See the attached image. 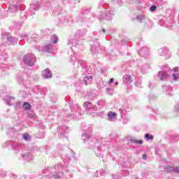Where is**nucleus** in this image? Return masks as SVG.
Wrapping results in <instances>:
<instances>
[{
    "label": "nucleus",
    "mask_w": 179,
    "mask_h": 179,
    "mask_svg": "<svg viewBox=\"0 0 179 179\" xmlns=\"http://www.w3.org/2000/svg\"><path fill=\"white\" fill-rule=\"evenodd\" d=\"M84 107L87 108V110H94V108H96V106H93L92 102L88 101L84 103Z\"/></svg>",
    "instance_id": "obj_19"
},
{
    "label": "nucleus",
    "mask_w": 179,
    "mask_h": 179,
    "mask_svg": "<svg viewBox=\"0 0 179 179\" xmlns=\"http://www.w3.org/2000/svg\"><path fill=\"white\" fill-rule=\"evenodd\" d=\"M90 12V9L86 8L85 10H83V11H82L80 15H78V17H79L80 20L82 18L83 15H86L87 13H89Z\"/></svg>",
    "instance_id": "obj_28"
},
{
    "label": "nucleus",
    "mask_w": 179,
    "mask_h": 179,
    "mask_svg": "<svg viewBox=\"0 0 179 179\" xmlns=\"http://www.w3.org/2000/svg\"><path fill=\"white\" fill-rule=\"evenodd\" d=\"M164 92H167V96H170V92H173V87H170V86H164Z\"/></svg>",
    "instance_id": "obj_25"
},
{
    "label": "nucleus",
    "mask_w": 179,
    "mask_h": 179,
    "mask_svg": "<svg viewBox=\"0 0 179 179\" xmlns=\"http://www.w3.org/2000/svg\"><path fill=\"white\" fill-rule=\"evenodd\" d=\"M37 62L36 55L31 54H27L22 58V62L27 66H34V64Z\"/></svg>",
    "instance_id": "obj_3"
},
{
    "label": "nucleus",
    "mask_w": 179,
    "mask_h": 179,
    "mask_svg": "<svg viewBox=\"0 0 179 179\" xmlns=\"http://www.w3.org/2000/svg\"><path fill=\"white\" fill-rule=\"evenodd\" d=\"M106 90H107V91L110 90V88H106Z\"/></svg>",
    "instance_id": "obj_58"
},
{
    "label": "nucleus",
    "mask_w": 179,
    "mask_h": 179,
    "mask_svg": "<svg viewBox=\"0 0 179 179\" xmlns=\"http://www.w3.org/2000/svg\"><path fill=\"white\" fill-rule=\"evenodd\" d=\"M131 143H135L136 145H143V141L142 140H136V139H130L129 140Z\"/></svg>",
    "instance_id": "obj_24"
},
{
    "label": "nucleus",
    "mask_w": 179,
    "mask_h": 179,
    "mask_svg": "<svg viewBox=\"0 0 179 179\" xmlns=\"http://www.w3.org/2000/svg\"><path fill=\"white\" fill-rule=\"evenodd\" d=\"M102 31H103V33H106V29L103 28V29H102Z\"/></svg>",
    "instance_id": "obj_53"
},
{
    "label": "nucleus",
    "mask_w": 179,
    "mask_h": 179,
    "mask_svg": "<svg viewBox=\"0 0 179 179\" xmlns=\"http://www.w3.org/2000/svg\"><path fill=\"white\" fill-rule=\"evenodd\" d=\"M157 3L159 6H163V4L164 3V2L162 0H157Z\"/></svg>",
    "instance_id": "obj_42"
},
{
    "label": "nucleus",
    "mask_w": 179,
    "mask_h": 179,
    "mask_svg": "<svg viewBox=\"0 0 179 179\" xmlns=\"http://www.w3.org/2000/svg\"><path fill=\"white\" fill-rule=\"evenodd\" d=\"M21 17H22V19H26V15H24L23 17L21 15Z\"/></svg>",
    "instance_id": "obj_56"
},
{
    "label": "nucleus",
    "mask_w": 179,
    "mask_h": 179,
    "mask_svg": "<svg viewBox=\"0 0 179 179\" xmlns=\"http://www.w3.org/2000/svg\"><path fill=\"white\" fill-rule=\"evenodd\" d=\"M29 15H30L31 16H33V15H36V13H34V11H33V10H30V11H29Z\"/></svg>",
    "instance_id": "obj_47"
},
{
    "label": "nucleus",
    "mask_w": 179,
    "mask_h": 179,
    "mask_svg": "<svg viewBox=\"0 0 179 179\" xmlns=\"http://www.w3.org/2000/svg\"><path fill=\"white\" fill-rule=\"evenodd\" d=\"M115 15V12L113 10L106 9L101 11V13L97 16L99 20H112L113 17Z\"/></svg>",
    "instance_id": "obj_2"
},
{
    "label": "nucleus",
    "mask_w": 179,
    "mask_h": 179,
    "mask_svg": "<svg viewBox=\"0 0 179 179\" xmlns=\"http://www.w3.org/2000/svg\"><path fill=\"white\" fill-rule=\"evenodd\" d=\"M158 52L161 57H164V55L168 54L169 49H167V48H162L158 50Z\"/></svg>",
    "instance_id": "obj_20"
},
{
    "label": "nucleus",
    "mask_w": 179,
    "mask_h": 179,
    "mask_svg": "<svg viewBox=\"0 0 179 179\" xmlns=\"http://www.w3.org/2000/svg\"><path fill=\"white\" fill-rule=\"evenodd\" d=\"M39 51L41 52H52V45L48 44L39 48Z\"/></svg>",
    "instance_id": "obj_11"
},
{
    "label": "nucleus",
    "mask_w": 179,
    "mask_h": 179,
    "mask_svg": "<svg viewBox=\"0 0 179 179\" xmlns=\"http://www.w3.org/2000/svg\"><path fill=\"white\" fill-rule=\"evenodd\" d=\"M149 87L152 88V83H149Z\"/></svg>",
    "instance_id": "obj_55"
},
{
    "label": "nucleus",
    "mask_w": 179,
    "mask_h": 179,
    "mask_svg": "<svg viewBox=\"0 0 179 179\" xmlns=\"http://www.w3.org/2000/svg\"><path fill=\"white\" fill-rule=\"evenodd\" d=\"M82 140L83 143H86L87 142V148L88 149H94L96 148V139L92 137V134L87 133L85 131L82 135Z\"/></svg>",
    "instance_id": "obj_1"
},
{
    "label": "nucleus",
    "mask_w": 179,
    "mask_h": 179,
    "mask_svg": "<svg viewBox=\"0 0 179 179\" xmlns=\"http://www.w3.org/2000/svg\"><path fill=\"white\" fill-rule=\"evenodd\" d=\"M94 177H99V171H96V172L94 174Z\"/></svg>",
    "instance_id": "obj_48"
},
{
    "label": "nucleus",
    "mask_w": 179,
    "mask_h": 179,
    "mask_svg": "<svg viewBox=\"0 0 179 179\" xmlns=\"http://www.w3.org/2000/svg\"><path fill=\"white\" fill-rule=\"evenodd\" d=\"M57 169L59 173H55V174H53V176H52L53 178L59 179L61 178V176H62V173H64V171H66V173H68V171H69L68 166L62 164L57 166Z\"/></svg>",
    "instance_id": "obj_4"
},
{
    "label": "nucleus",
    "mask_w": 179,
    "mask_h": 179,
    "mask_svg": "<svg viewBox=\"0 0 179 179\" xmlns=\"http://www.w3.org/2000/svg\"><path fill=\"white\" fill-rule=\"evenodd\" d=\"M92 80H93V78L92 76H86L84 78V83L87 86V85H90L92 83Z\"/></svg>",
    "instance_id": "obj_22"
},
{
    "label": "nucleus",
    "mask_w": 179,
    "mask_h": 179,
    "mask_svg": "<svg viewBox=\"0 0 179 179\" xmlns=\"http://www.w3.org/2000/svg\"><path fill=\"white\" fill-rule=\"evenodd\" d=\"M68 44H72L73 47H78V45H79V39H76V38L73 36V38L69 40Z\"/></svg>",
    "instance_id": "obj_18"
},
{
    "label": "nucleus",
    "mask_w": 179,
    "mask_h": 179,
    "mask_svg": "<svg viewBox=\"0 0 179 179\" xmlns=\"http://www.w3.org/2000/svg\"><path fill=\"white\" fill-rule=\"evenodd\" d=\"M75 59V56L72 55L71 59H70V62H72V61H73Z\"/></svg>",
    "instance_id": "obj_50"
},
{
    "label": "nucleus",
    "mask_w": 179,
    "mask_h": 179,
    "mask_svg": "<svg viewBox=\"0 0 179 179\" xmlns=\"http://www.w3.org/2000/svg\"><path fill=\"white\" fill-rule=\"evenodd\" d=\"M50 41L53 44H57L58 43V36H57L56 35L52 36L50 38Z\"/></svg>",
    "instance_id": "obj_27"
},
{
    "label": "nucleus",
    "mask_w": 179,
    "mask_h": 179,
    "mask_svg": "<svg viewBox=\"0 0 179 179\" xmlns=\"http://www.w3.org/2000/svg\"><path fill=\"white\" fill-rule=\"evenodd\" d=\"M23 139L24 141H28L30 139V136L29 135V134H23Z\"/></svg>",
    "instance_id": "obj_37"
},
{
    "label": "nucleus",
    "mask_w": 179,
    "mask_h": 179,
    "mask_svg": "<svg viewBox=\"0 0 179 179\" xmlns=\"http://www.w3.org/2000/svg\"><path fill=\"white\" fill-rule=\"evenodd\" d=\"M69 107L71 108V113L68 115V117L73 120L75 118V114L79 111L80 107H79V105L73 103H69Z\"/></svg>",
    "instance_id": "obj_6"
},
{
    "label": "nucleus",
    "mask_w": 179,
    "mask_h": 179,
    "mask_svg": "<svg viewBox=\"0 0 179 179\" xmlns=\"http://www.w3.org/2000/svg\"><path fill=\"white\" fill-rule=\"evenodd\" d=\"M7 41L8 43H10V44L15 45V44H17L19 39L17 38H15L13 36H8V37H7Z\"/></svg>",
    "instance_id": "obj_16"
},
{
    "label": "nucleus",
    "mask_w": 179,
    "mask_h": 179,
    "mask_svg": "<svg viewBox=\"0 0 179 179\" xmlns=\"http://www.w3.org/2000/svg\"><path fill=\"white\" fill-rule=\"evenodd\" d=\"M18 104H20V103H18Z\"/></svg>",
    "instance_id": "obj_63"
},
{
    "label": "nucleus",
    "mask_w": 179,
    "mask_h": 179,
    "mask_svg": "<svg viewBox=\"0 0 179 179\" xmlns=\"http://www.w3.org/2000/svg\"><path fill=\"white\" fill-rule=\"evenodd\" d=\"M43 78V79H51V78H52V72L51 70H50V69H46L44 71Z\"/></svg>",
    "instance_id": "obj_13"
},
{
    "label": "nucleus",
    "mask_w": 179,
    "mask_h": 179,
    "mask_svg": "<svg viewBox=\"0 0 179 179\" xmlns=\"http://www.w3.org/2000/svg\"><path fill=\"white\" fill-rule=\"evenodd\" d=\"M136 20H138V22H139V23H142V22H143V20H145V16L141 15H137Z\"/></svg>",
    "instance_id": "obj_30"
},
{
    "label": "nucleus",
    "mask_w": 179,
    "mask_h": 179,
    "mask_svg": "<svg viewBox=\"0 0 179 179\" xmlns=\"http://www.w3.org/2000/svg\"><path fill=\"white\" fill-rule=\"evenodd\" d=\"M20 2H22V0H13V5H18V6H20Z\"/></svg>",
    "instance_id": "obj_36"
},
{
    "label": "nucleus",
    "mask_w": 179,
    "mask_h": 179,
    "mask_svg": "<svg viewBox=\"0 0 179 179\" xmlns=\"http://www.w3.org/2000/svg\"><path fill=\"white\" fill-rule=\"evenodd\" d=\"M172 79H173V80H176V81L179 80V74L178 73H173L172 75Z\"/></svg>",
    "instance_id": "obj_32"
},
{
    "label": "nucleus",
    "mask_w": 179,
    "mask_h": 179,
    "mask_svg": "<svg viewBox=\"0 0 179 179\" xmlns=\"http://www.w3.org/2000/svg\"><path fill=\"white\" fill-rule=\"evenodd\" d=\"M173 173H176V174H178V173H179V167L178 166L173 167Z\"/></svg>",
    "instance_id": "obj_40"
},
{
    "label": "nucleus",
    "mask_w": 179,
    "mask_h": 179,
    "mask_svg": "<svg viewBox=\"0 0 179 179\" xmlns=\"http://www.w3.org/2000/svg\"><path fill=\"white\" fill-rule=\"evenodd\" d=\"M122 79L125 85H131L132 83V77L129 74L124 75Z\"/></svg>",
    "instance_id": "obj_14"
},
{
    "label": "nucleus",
    "mask_w": 179,
    "mask_h": 179,
    "mask_svg": "<svg viewBox=\"0 0 179 179\" xmlns=\"http://www.w3.org/2000/svg\"><path fill=\"white\" fill-rule=\"evenodd\" d=\"M59 148H61V147L59 145Z\"/></svg>",
    "instance_id": "obj_64"
},
{
    "label": "nucleus",
    "mask_w": 179,
    "mask_h": 179,
    "mask_svg": "<svg viewBox=\"0 0 179 179\" xmlns=\"http://www.w3.org/2000/svg\"><path fill=\"white\" fill-rule=\"evenodd\" d=\"M122 176H129V171H122Z\"/></svg>",
    "instance_id": "obj_43"
},
{
    "label": "nucleus",
    "mask_w": 179,
    "mask_h": 179,
    "mask_svg": "<svg viewBox=\"0 0 179 179\" xmlns=\"http://www.w3.org/2000/svg\"><path fill=\"white\" fill-rule=\"evenodd\" d=\"M24 109L27 111L29 110H31V105L29 103V102H24L23 104Z\"/></svg>",
    "instance_id": "obj_26"
},
{
    "label": "nucleus",
    "mask_w": 179,
    "mask_h": 179,
    "mask_svg": "<svg viewBox=\"0 0 179 179\" xmlns=\"http://www.w3.org/2000/svg\"><path fill=\"white\" fill-rule=\"evenodd\" d=\"M173 71L174 72H177V71H178V67L173 68Z\"/></svg>",
    "instance_id": "obj_52"
},
{
    "label": "nucleus",
    "mask_w": 179,
    "mask_h": 179,
    "mask_svg": "<svg viewBox=\"0 0 179 179\" xmlns=\"http://www.w3.org/2000/svg\"><path fill=\"white\" fill-rule=\"evenodd\" d=\"M173 111L179 115V103H176L173 107Z\"/></svg>",
    "instance_id": "obj_31"
},
{
    "label": "nucleus",
    "mask_w": 179,
    "mask_h": 179,
    "mask_svg": "<svg viewBox=\"0 0 179 179\" xmlns=\"http://www.w3.org/2000/svg\"><path fill=\"white\" fill-rule=\"evenodd\" d=\"M64 22H65V20H63V22H62V23H64Z\"/></svg>",
    "instance_id": "obj_60"
},
{
    "label": "nucleus",
    "mask_w": 179,
    "mask_h": 179,
    "mask_svg": "<svg viewBox=\"0 0 179 179\" xmlns=\"http://www.w3.org/2000/svg\"><path fill=\"white\" fill-rule=\"evenodd\" d=\"M90 50L93 55H96V54L100 52V43H99V39L94 41V44L91 45Z\"/></svg>",
    "instance_id": "obj_5"
},
{
    "label": "nucleus",
    "mask_w": 179,
    "mask_h": 179,
    "mask_svg": "<svg viewBox=\"0 0 179 179\" xmlns=\"http://www.w3.org/2000/svg\"><path fill=\"white\" fill-rule=\"evenodd\" d=\"M112 179H122V178L117 174H112Z\"/></svg>",
    "instance_id": "obj_39"
},
{
    "label": "nucleus",
    "mask_w": 179,
    "mask_h": 179,
    "mask_svg": "<svg viewBox=\"0 0 179 179\" xmlns=\"http://www.w3.org/2000/svg\"><path fill=\"white\" fill-rule=\"evenodd\" d=\"M88 129L90 130V132H92V131H93V129L90 128H88Z\"/></svg>",
    "instance_id": "obj_57"
},
{
    "label": "nucleus",
    "mask_w": 179,
    "mask_h": 179,
    "mask_svg": "<svg viewBox=\"0 0 179 179\" xmlns=\"http://www.w3.org/2000/svg\"><path fill=\"white\" fill-rule=\"evenodd\" d=\"M44 90H47V89H45V88Z\"/></svg>",
    "instance_id": "obj_62"
},
{
    "label": "nucleus",
    "mask_w": 179,
    "mask_h": 179,
    "mask_svg": "<svg viewBox=\"0 0 179 179\" xmlns=\"http://www.w3.org/2000/svg\"><path fill=\"white\" fill-rule=\"evenodd\" d=\"M45 136V134H44V130L42 129L41 131H39V139H43Z\"/></svg>",
    "instance_id": "obj_34"
},
{
    "label": "nucleus",
    "mask_w": 179,
    "mask_h": 179,
    "mask_svg": "<svg viewBox=\"0 0 179 179\" xmlns=\"http://www.w3.org/2000/svg\"><path fill=\"white\" fill-rule=\"evenodd\" d=\"M19 4H11L8 6V10L10 13H16L19 10Z\"/></svg>",
    "instance_id": "obj_12"
},
{
    "label": "nucleus",
    "mask_w": 179,
    "mask_h": 179,
    "mask_svg": "<svg viewBox=\"0 0 179 179\" xmlns=\"http://www.w3.org/2000/svg\"><path fill=\"white\" fill-rule=\"evenodd\" d=\"M164 169L166 173H173V166H165Z\"/></svg>",
    "instance_id": "obj_29"
},
{
    "label": "nucleus",
    "mask_w": 179,
    "mask_h": 179,
    "mask_svg": "<svg viewBox=\"0 0 179 179\" xmlns=\"http://www.w3.org/2000/svg\"><path fill=\"white\" fill-rule=\"evenodd\" d=\"M136 86H138V85H136V83H135Z\"/></svg>",
    "instance_id": "obj_61"
},
{
    "label": "nucleus",
    "mask_w": 179,
    "mask_h": 179,
    "mask_svg": "<svg viewBox=\"0 0 179 179\" xmlns=\"http://www.w3.org/2000/svg\"><path fill=\"white\" fill-rule=\"evenodd\" d=\"M141 57L144 58H149V55H150V52H149V48L145 46L143 47L138 52Z\"/></svg>",
    "instance_id": "obj_10"
},
{
    "label": "nucleus",
    "mask_w": 179,
    "mask_h": 179,
    "mask_svg": "<svg viewBox=\"0 0 179 179\" xmlns=\"http://www.w3.org/2000/svg\"><path fill=\"white\" fill-rule=\"evenodd\" d=\"M100 5H101V6H102V8H103V4H101V3Z\"/></svg>",
    "instance_id": "obj_59"
},
{
    "label": "nucleus",
    "mask_w": 179,
    "mask_h": 179,
    "mask_svg": "<svg viewBox=\"0 0 179 179\" xmlns=\"http://www.w3.org/2000/svg\"><path fill=\"white\" fill-rule=\"evenodd\" d=\"M86 33H87V30L83 29H77L74 34V37L76 40H80L82 37H85L86 36Z\"/></svg>",
    "instance_id": "obj_9"
},
{
    "label": "nucleus",
    "mask_w": 179,
    "mask_h": 179,
    "mask_svg": "<svg viewBox=\"0 0 179 179\" xmlns=\"http://www.w3.org/2000/svg\"><path fill=\"white\" fill-rule=\"evenodd\" d=\"M63 162H66V163H69L71 162V157H64L62 158Z\"/></svg>",
    "instance_id": "obj_38"
},
{
    "label": "nucleus",
    "mask_w": 179,
    "mask_h": 179,
    "mask_svg": "<svg viewBox=\"0 0 179 179\" xmlns=\"http://www.w3.org/2000/svg\"><path fill=\"white\" fill-rule=\"evenodd\" d=\"M108 117L109 121H115V120H117V113L113 111H109L108 113Z\"/></svg>",
    "instance_id": "obj_17"
},
{
    "label": "nucleus",
    "mask_w": 179,
    "mask_h": 179,
    "mask_svg": "<svg viewBox=\"0 0 179 179\" xmlns=\"http://www.w3.org/2000/svg\"><path fill=\"white\" fill-rule=\"evenodd\" d=\"M29 118H36V115L33 113H28Z\"/></svg>",
    "instance_id": "obj_45"
},
{
    "label": "nucleus",
    "mask_w": 179,
    "mask_h": 179,
    "mask_svg": "<svg viewBox=\"0 0 179 179\" xmlns=\"http://www.w3.org/2000/svg\"><path fill=\"white\" fill-rule=\"evenodd\" d=\"M20 37L21 40H23L24 38H27V34H25V35L20 34Z\"/></svg>",
    "instance_id": "obj_46"
},
{
    "label": "nucleus",
    "mask_w": 179,
    "mask_h": 179,
    "mask_svg": "<svg viewBox=\"0 0 179 179\" xmlns=\"http://www.w3.org/2000/svg\"><path fill=\"white\" fill-rule=\"evenodd\" d=\"M82 62H83L75 59V62L73 63V66L75 69H78V68H80V66H82Z\"/></svg>",
    "instance_id": "obj_23"
},
{
    "label": "nucleus",
    "mask_w": 179,
    "mask_h": 179,
    "mask_svg": "<svg viewBox=\"0 0 179 179\" xmlns=\"http://www.w3.org/2000/svg\"><path fill=\"white\" fill-rule=\"evenodd\" d=\"M69 128L66 126H62L57 128V132L60 138H66L65 134H68Z\"/></svg>",
    "instance_id": "obj_8"
},
{
    "label": "nucleus",
    "mask_w": 179,
    "mask_h": 179,
    "mask_svg": "<svg viewBox=\"0 0 179 179\" xmlns=\"http://www.w3.org/2000/svg\"><path fill=\"white\" fill-rule=\"evenodd\" d=\"M156 6H152L151 7H150V10L151 11V12H155V10H156Z\"/></svg>",
    "instance_id": "obj_44"
},
{
    "label": "nucleus",
    "mask_w": 179,
    "mask_h": 179,
    "mask_svg": "<svg viewBox=\"0 0 179 179\" xmlns=\"http://www.w3.org/2000/svg\"><path fill=\"white\" fill-rule=\"evenodd\" d=\"M115 86H118V82L115 83Z\"/></svg>",
    "instance_id": "obj_54"
},
{
    "label": "nucleus",
    "mask_w": 179,
    "mask_h": 179,
    "mask_svg": "<svg viewBox=\"0 0 179 179\" xmlns=\"http://www.w3.org/2000/svg\"><path fill=\"white\" fill-rule=\"evenodd\" d=\"M169 72H170V69L169 68H166V70L159 71L157 74L158 78H159V80H166L169 76Z\"/></svg>",
    "instance_id": "obj_7"
},
{
    "label": "nucleus",
    "mask_w": 179,
    "mask_h": 179,
    "mask_svg": "<svg viewBox=\"0 0 179 179\" xmlns=\"http://www.w3.org/2000/svg\"><path fill=\"white\" fill-rule=\"evenodd\" d=\"M171 138L173 139V141H179V134L173 135L171 136Z\"/></svg>",
    "instance_id": "obj_41"
},
{
    "label": "nucleus",
    "mask_w": 179,
    "mask_h": 179,
    "mask_svg": "<svg viewBox=\"0 0 179 179\" xmlns=\"http://www.w3.org/2000/svg\"><path fill=\"white\" fill-rule=\"evenodd\" d=\"M113 82H114V78H110L109 80V83L111 84L113 83Z\"/></svg>",
    "instance_id": "obj_51"
},
{
    "label": "nucleus",
    "mask_w": 179,
    "mask_h": 179,
    "mask_svg": "<svg viewBox=\"0 0 179 179\" xmlns=\"http://www.w3.org/2000/svg\"><path fill=\"white\" fill-rule=\"evenodd\" d=\"M5 177H6V172L0 171V178H5Z\"/></svg>",
    "instance_id": "obj_35"
},
{
    "label": "nucleus",
    "mask_w": 179,
    "mask_h": 179,
    "mask_svg": "<svg viewBox=\"0 0 179 179\" xmlns=\"http://www.w3.org/2000/svg\"><path fill=\"white\" fill-rule=\"evenodd\" d=\"M145 138L147 141H153V136H150L149 134H145Z\"/></svg>",
    "instance_id": "obj_33"
},
{
    "label": "nucleus",
    "mask_w": 179,
    "mask_h": 179,
    "mask_svg": "<svg viewBox=\"0 0 179 179\" xmlns=\"http://www.w3.org/2000/svg\"><path fill=\"white\" fill-rule=\"evenodd\" d=\"M22 157H23V160H24L25 162H31L33 159H34V157L33 156V155H31L29 152L23 154Z\"/></svg>",
    "instance_id": "obj_15"
},
{
    "label": "nucleus",
    "mask_w": 179,
    "mask_h": 179,
    "mask_svg": "<svg viewBox=\"0 0 179 179\" xmlns=\"http://www.w3.org/2000/svg\"><path fill=\"white\" fill-rule=\"evenodd\" d=\"M143 160H146L148 159V155H146V154L143 155Z\"/></svg>",
    "instance_id": "obj_49"
},
{
    "label": "nucleus",
    "mask_w": 179,
    "mask_h": 179,
    "mask_svg": "<svg viewBox=\"0 0 179 179\" xmlns=\"http://www.w3.org/2000/svg\"><path fill=\"white\" fill-rule=\"evenodd\" d=\"M10 100H15V97L6 96L4 98V101H6L7 106H13V103H10Z\"/></svg>",
    "instance_id": "obj_21"
}]
</instances>
